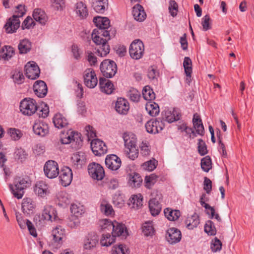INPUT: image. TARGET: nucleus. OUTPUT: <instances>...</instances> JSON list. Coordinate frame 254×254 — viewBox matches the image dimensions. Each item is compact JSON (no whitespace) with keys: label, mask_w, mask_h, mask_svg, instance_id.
<instances>
[{"label":"nucleus","mask_w":254,"mask_h":254,"mask_svg":"<svg viewBox=\"0 0 254 254\" xmlns=\"http://www.w3.org/2000/svg\"><path fill=\"white\" fill-rule=\"evenodd\" d=\"M91 37L93 42L99 46L97 49L98 56L103 57L109 53L110 48L107 42L110 39L109 31L95 29L92 31Z\"/></svg>","instance_id":"nucleus-1"},{"label":"nucleus","mask_w":254,"mask_h":254,"mask_svg":"<svg viewBox=\"0 0 254 254\" xmlns=\"http://www.w3.org/2000/svg\"><path fill=\"white\" fill-rule=\"evenodd\" d=\"M30 185L27 178L16 177L14 178L13 185L9 184V188L11 192L15 197L18 199L21 198L24 194L23 190L25 189Z\"/></svg>","instance_id":"nucleus-2"},{"label":"nucleus","mask_w":254,"mask_h":254,"mask_svg":"<svg viewBox=\"0 0 254 254\" xmlns=\"http://www.w3.org/2000/svg\"><path fill=\"white\" fill-rule=\"evenodd\" d=\"M61 141L62 144H69L75 142L74 148H79L82 143L81 134L77 132L69 130L66 133L62 132L61 135Z\"/></svg>","instance_id":"nucleus-3"},{"label":"nucleus","mask_w":254,"mask_h":254,"mask_svg":"<svg viewBox=\"0 0 254 254\" xmlns=\"http://www.w3.org/2000/svg\"><path fill=\"white\" fill-rule=\"evenodd\" d=\"M20 110L24 115L31 116L38 110L37 104L33 99L25 98L20 102Z\"/></svg>","instance_id":"nucleus-4"},{"label":"nucleus","mask_w":254,"mask_h":254,"mask_svg":"<svg viewBox=\"0 0 254 254\" xmlns=\"http://www.w3.org/2000/svg\"><path fill=\"white\" fill-rule=\"evenodd\" d=\"M100 70L105 77L111 78L116 73L117 67L114 61L105 60L100 64Z\"/></svg>","instance_id":"nucleus-5"},{"label":"nucleus","mask_w":254,"mask_h":254,"mask_svg":"<svg viewBox=\"0 0 254 254\" xmlns=\"http://www.w3.org/2000/svg\"><path fill=\"white\" fill-rule=\"evenodd\" d=\"M144 51V45L140 40H134L130 45L129 53L130 57L133 59L138 60L141 58Z\"/></svg>","instance_id":"nucleus-6"},{"label":"nucleus","mask_w":254,"mask_h":254,"mask_svg":"<svg viewBox=\"0 0 254 254\" xmlns=\"http://www.w3.org/2000/svg\"><path fill=\"white\" fill-rule=\"evenodd\" d=\"M44 172L45 176L49 179H54L59 174L58 164L55 161H47L44 166Z\"/></svg>","instance_id":"nucleus-7"},{"label":"nucleus","mask_w":254,"mask_h":254,"mask_svg":"<svg viewBox=\"0 0 254 254\" xmlns=\"http://www.w3.org/2000/svg\"><path fill=\"white\" fill-rule=\"evenodd\" d=\"M88 173L94 180H102L105 176L103 167L99 164L95 162L88 165Z\"/></svg>","instance_id":"nucleus-8"},{"label":"nucleus","mask_w":254,"mask_h":254,"mask_svg":"<svg viewBox=\"0 0 254 254\" xmlns=\"http://www.w3.org/2000/svg\"><path fill=\"white\" fill-rule=\"evenodd\" d=\"M51 237L53 245L56 247L61 246L65 237V229L61 226H57L53 229Z\"/></svg>","instance_id":"nucleus-9"},{"label":"nucleus","mask_w":254,"mask_h":254,"mask_svg":"<svg viewBox=\"0 0 254 254\" xmlns=\"http://www.w3.org/2000/svg\"><path fill=\"white\" fill-rule=\"evenodd\" d=\"M84 83L89 88H94L98 83V79L93 69H86L84 72Z\"/></svg>","instance_id":"nucleus-10"},{"label":"nucleus","mask_w":254,"mask_h":254,"mask_svg":"<svg viewBox=\"0 0 254 254\" xmlns=\"http://www.w3.org/2000/svg\"><path fill=\"white\" fill-rule=\"evenodd\" d=\"M146 131L150 133H157L164 127V124L162 120L158 118L151 120L145 124Z\"/></svg>","instance_id":"nucleus-11"},{"label":"nucleus","mask_w":254,"mask_h":254,"mask_svg":"<svg viewBox=\"0 0 254 254\" xmlns=\"http://www.w3.org/2000/svg\"><path fill=\"white\" fill-rule=\"evenodd\" d=\"M40 72V69L34 62H29L25 65V74L29 79H36L39 76Z\"/></svg>","instance_id":"nucleus-12"},{"label":"nucleus","mask_w":254,"mask_h":254,"mask_svg":"<svg viewBox=\"0 0 254 254\" xmlns=\"http://www.w3.org/2000/svg\"><path fill=\"white\" fill-rule=\"evenodd\" d=\"M91 147L93 153L96 156L104 155L107 152L105 143L99 139H93L91 142Z\"/></svg>","instance_id":"nucleus-13"},{"label":"nucleus","mask_w":254,"mask_h":254,"mask_svg":"<svg viewBox=\"0 0 254 254\" xmlns=\"http://www.w3.org/2000/svg\"><path fill=\"white\" fill-rule=\"evenodd\" d=\"M62 185L66 187L69 186L72 180V172L68 167H63L59 174Z\"/></svg>","instance_id":"nucleus-14"},{"label":"nucleus","mask_w":254,"mask_h":254,"mask_svg":"<svg viewBox=\"0 0 254 254\" xmlns=\"http://www.w3.org/2000/svg\"><path fill=\"white\" fill-rule=\"evenodd\" d=\"M34 191L41 197H45L50 192L49 185L43 181L37 182L34 187Z\"/></svg>","instance_id":"nucleus-15"},{"label":"nucleus","mask_w":254,"mask_h":254,"mask_svg":"<svg viewBox=\"0 0 254 254\" xmlns=\"http://www.w3.org/2000/svg\"><path fill=\"white\" fill-rule=\"evenodd\" d=\"M16 218L17 222L21 229H24L27 226L28 229L30 232V234L34 236V237H37V234L36 232V230L34 227L33 226L32 223L31 221L28 220H26V222L23 220L21 214L18 212H16L15 213Z\"/></svg>","instance_id":"nucleus-16"},{"label":"nucleus","mask_w":254,"mask_h":254,"mask_svg":"<svg viewBox=\"0 0 254 254\" xmlns=\"http://www.w3.org/2000/svg\"><path fill=\"white\" fill-rule=\"evenodd\" d=\"M57 217V212L55 208L51 205L44 207L41 215L42 220L52 222L56 220Z\"/></svg>","instance_id":"nucleus-17"},{"label":"nucleus","mask_w":254,"mask_h":254,"mask_svg":"<svg viewBox=\"0 0 254 254\" xmlns=\"http://www.w3.org/2000/svg\"><path fill=\"white\" fill-rule=\"evenodd\" d=\"M121 160L116 155H107L105 159L106 166L112 170H117L121 165Z\"/></svg>","instance_id":"nucleus-18"},{"label":"nucleus","mask_w":254,"mask_h":254,"mask_svg":"<svg viewBox=\"0 0 254 254\" xmlns=\"http://www.w3.org/2000/svg\"><path fill=\"white\" fill-rule=\"evenodd\" d=\"M21 207L24 214L26 215H30L34 212L36 203L32 198L25 197L22 200Z\"/></svg>","instance_id":"nucleus-19"},{"label":"nucleus","mask_w":254,"mask_h":254,"mask_svg":"<svg viewBox=\"0 0 254 254\" xmlns=\"http://www.w3.org/2000/svg\"><path fill=\"white\" fill-rule=\"evenodd\" d=\"M98 236L94 233L89 234L84 241L83 248L87 250H91L98 244Z\"/></svg>","instance_id":"nucleus-20"},{"label":"nucleus","mask_w":254,"mask_h":254,"mask_svg":"<svg viewBox=\"0 0 254 254\" xmlns=\"http://www.w3.org/2000/svg\"><path fill=\"white\" fill-rule=\"evenodd\" d=\"M20 21L16 16L9 18L4 25L5 30L7 33L15 32L20 26Z\"/></svg>","instance_id":"nucleus-21"},{"label":"nucleus","mask_w":254,"mask_h":254,"mask_svg":"<svg viewBox=\"0 0 254 254\" xmlns=\"http://www.w3.org/2000/svg\"><path fill=\"white\" fill-rule=\"evenodd\" d=\"M34 133L41 136H45L49 133V127L47 124L40 121H36L33 126Z\"/></svg>","instance_id":"nucleus-22"},{"label":"nucleus","mask_w":254,"mask_h":254,"mask_svg":"<svg viewBox=\"0 0 254 254\" xmlns=\"http://www.w3.org/2000/svg\"><path fill=\"white\" fill-rule=\"evenodd\" d=\"M129 109V105L127 101L123 98H118L116 102L115 109L120 114L126 115Z\"/></svg>","instance_id":"nucleus-23"},{"label":"nucleus","mask_w":254,"mask_h":254,"mask_svg":"<svg viewBox=\"0 0 254 254\" xmlns=\"http://www.w3.org/2000/svg\"><path fill=\"white\" fill-rule=\"evenodd\" d=\"M114 228L112 229V234L115 238L116 236H121L126 238L128 235L127 231L125 225L114 221Z\"/></svg>","instance_id":"nucleus-24"},{"label":"nucleus","mask_w":254,"mask_h":254,"mask_svg":"<svg viewBox=\"0 0 254 254\" xmlns=\"http://www.w3.org/2000/svg\"><path fill=\"white\" fill-rule=\"evenodd\" d=\"M33 89L35 94L40 98L45 97L47 93V85L42 80H38L35 82L33 85Z\"/></svg>","instance_id":"nucleus-25"},{"label":"nucleus","mask_w":254,"mask_h":254,"mask_svg":"<svg viewBox=\"0 0 254 254\" xmlns=\"http://www.w3.org/2000/svg\"><path fill=\"white\" fill-rule=\"evenodd\" d=\"M181 233L178 229L172 228L167 231L166 238L170 244H175L180 242L181 239Z\"/></svg>","instance_id":"nucleus-26"},{"label":"nucleus","mask_w":254,"mask_h":254,"mask_svg":"<svg viewBox=\"0 0 254 254\" xmlns=\"http://www.w3.org/2000/svg\"><path fill=\"white\" fill-rule=\"evenodd\" d=\"M181 117V115L178 109H174L172 111L167 110L164 111V118L168 123H171L179 120Z\"/></svg>","instance_id":"nucleus-27"},{"label":"nucleus","mask_w":254,"mask_h":254,"mask_svg":"<svg viewBox=\"0 0 254 254\" xmlns=\"http://www.w3.org/2000/svg\"><path fill=\"white\" fill-rule=\"evenodd\" d=\"M99 86L102 92L110 94L114 90V85L109 79L104 78L99 79Z\"/></svg>","instance_id":"nucleus-28"},{"label":"nucleus","mask_w":254,"mask_h":254,"mask_svg":"<svg viewBox=\"0 0 254 254\" xmlns=\"http://www.w3.org/2000/svg\"><path fill=\"white\" fill-rule=\"evenodd\" d=\"M132 14L134 19L140 22L143 21L146 16L143 7L138 4L133 6Z\"/></svg>","instance_id":"nucleus-29"},{"label":"nucleus","mask_w":254,"mask_h":254,"mask_svg":"<svg viewBox=\"0 0 254 254\" xmlns=\"http://www.w3.org/2000/svg\"><path fill=\"white\" fill-rule=\"evenodd\" d=\"M143 197L141 194L138 193L132 195L129 199L128 205L130 208L134 209H139L142 206Z\"/></svg>","instance_id":"nucleus-30"},{"label":"nucleus","mask_w":254,"mask_h":254,"mask_svg":"<svg viewBox=\"0 0 254 254\" xmlns=\"http://www.w3.org/2000/svg\"><path fill=\"white\" fill-rule=\"evenodd\" d=\"M93 22L97 27V29H101L102 30H107L110 27V20L107 17L101 16L95 17L93 18Z\"/></svg>","instance_id":"nucleus-31"},{"label":"nucleus","mask_w":254,"mask_h":254,"mask_svg":"<svg viewBox=\"0 0 254 254\" xmlns=\"http://www.w3.org/2000/svg\"><path fill=\"white\" fill-rule=\"evenodd\" d=\"M192 123L197 133L203 135L204 133V128L202 120L198 114L195 113L193 115Z\"/></svg>","instance_id":"nucleus-32"},{"label":"nucleus","mask_w":254,"mask_h":254,"mask_svg":"<svg viewBox=\"0 0 254 254\" xmlns=\"http://www.w3.org/2000/svg\"><path fill=\"white\" fill-rule=\"evenodd\" d=\"M75 11L80 19H84L88 14L86 5L82 1L78 2L75 4Z\"/></svg>","instance_id":"nucleus-33"},{"label":"nucleus","mask_w":254,"mask_h":254,"mask_svg":"<svg viewBox=\"0 0 254 254\" xmlns=\"http://www.w3.org/2000/svg\"><path fill=\"white\" fill-rule=\"evenodd\" d=\"M53 122L55 127L58 128H62L68 125V122L66 119L60 113L56 114L54 116Z\"/></svg>","instance_id":"nucleus-34"},{"label":"nucleus","mask_w":254,"mask_h":254,"mask_svg":"<svg viewBox=\"0 0 254 254\" xmlns=\"http://www.w3.org/2000/svg\"><path fill=\"white\" fill-rule=\"evenodd\" d=\"M125 148L136 146V137L135 134L131 132H126L123 134Z\"/></svg>","instance_id":"nucleus-35"},{"label":"nucleus","mask_w":254,"mask_h":254,"mask_svg":"<svg viewBox=\"0 0 254 254\" xmlns=\"http://www.w3.org/2000/svg\"><path fill=\"white\" fill-rule=\"evenodd\" d=\"M149 207L152 216L158 215L161 210V206L157 198H152L150 200Z\"/></svg>","instance_id":"nucleus-36"},{"label":"nucleus","mask_w":254,"mask_h":254,"mask_svg":"<svg viewBox=\"0 0 254 254\" xmlns=\"http://www.w3.org/2000/svg\"><path fill=\"white\" fill-rule=\"evenodd\" d=\"M108 0H93L92 7L98 13H103L108 7Z\"/></svg>","instance_id":"nucleus-37"},{"label":"nucleus","mask_w":254,"mask_h":254,"mask_svg":"<svg viewBox=\"0 0 254 254\" xmlns=\"http://www.w3.org/2000/svg\"><path fill=\"white\" fill-rule=\"evenodd\" d=\"M34 20L39 23L44 25L47 21V16L45 12L40 8L35 9L33 12Z\"/></svg>","instance_id":"nucleus-38"},{"label":"nucleus","mask_w":254,"mask_h":254,"mask_svg":"<svg viewBox=\"0 0 254 254\" xmlns=\"http://www.w3.org/2000/svg\"><path fill=\"white\" fill-rule=\"evenodd\" d=\"M145 109L148 114L152 117L158 115L160 112L158 105L152 101H149L146 104Z\"/></svg>","instance_id":"nucleus-39"},{"label":"nucleus","mask_w":254,"mask_h":254,"mask_svg":"<svg viewBox=\"0 0 254 254\" xmlns=\"http://www.w3.org/2000/svg\"><path fill=\"white\" fill-rule=\"evenodd\" d=\"M199 223L198 216L196 214L188 216L185 221L187 227L190 230L196 228Z\"/></svg>","instance_id":"nucleus-40"},{"label":"nucleus","mask_w":254,"mask_h":254,"mask_svg":"<svg viewBox=\"0 0 254 254\" xmlns=\"http://www.w3.org/2000/svg\"><path fill=\"white\" fill-rule=\"evenodd\" d=\"M101 212L106 216H112L114 211L111 204L106 200H102L100 204Z\"/></svg>","instance_id":"nucleus-41"},{"label":"nucleus","mask_w":254,"mask_h":254,"mask_svg":"<svg viewBox=\"0 0 254 254\" xmlns=\"http://www.w3.org/2000/svg\"><path fill=\"white\" fill-rule=\"evenodd\" d=\"M164 215L170 221H176L180 217L181 213L178 210H173L169 208L164 209Z\"/></svg>","instance_id":"nucleus-42"},{"label":"nucleus","mask_w":254,"mask_h":254,"mask_svg":"<svg viewBox=\"0 0 254 254\" xmlns=\"http://www.w3.org/2000/svg\"><path fill=\"white\" fill-rule=\"evenodd\" d=\"M71 215L80 218L85 212V208L79 204H73L70 206Z\"/></svg>","instance_id":"nucleus-43"},{"label":"nucleus","mask_w":254,"mask_h":254,"mask_svg":"<svg viewBox=\"0 0 254 254\" xmlns=\"http://www.w3.org/2000/svg\"><path fill=\"white\" fill-rule=\"evenodd\" d=\"M71 160L75 165L82 166L85 163L86 158L84 153L78 152L73 155Z\"/></svg>","instance_id":"nucleus-44"},{"label":"nucleus","mask_w":254,"mask_h":254,"mask_svg":"<svg viewBox=\"0 0 254 254\" xmlns=\"http://www.w3.org/2000/svg\"><path fill=\"white\" fill-rule=\"evenodd\" d=\"M14 54V51L12 47L5 46L1 50L0 57L5 60L10 59Z\"/></svg>","instance_id":"nucleus-45"},{"label":"nucleus","mask_w":254,"mask_h":254,"mask_svg":"<svg viewBox=\"0 0 254 254\" xmlns=\"http://www.w3.org/2000/svg\"><path fill=\"white\" fill-rule=\"evenodd\" d=\"M31 48V42L27 39L21 40L18 45V49L20 54H26Z\"/></svg>","instance_id":"nucleus-46"},{"label":"nucleus","mask_w":254,"mask_h":254,"mask_svg":"<svg viewBox=\"0 0 254 254\" xmlns=\"http://www.w3.org/2000/svg\"><path fill=\"white\" fill-rule=\"evenodd\" d=\"M142 181L141 177L138 174L133 173L129 175L128 183L132 187H138Z\"/></svg>","instance_id":"nucleus-47"},{"label":"nucleus","mask_w":254,"mask_h":254,"mask_svg":"<svg viewBox=\"0 0 254 254\" xmlns=\"http://www.w3.org/2000/svg\"><path fill=\"white\" fill-rule=\"evenodd\" d=\"M142 231L145 236H152L154 232L152 222L147 221L143 223L142 227Z\"/></svg>","instance_id":"nucleus-48"},{"label":"nucleus","mask_w":254,"mask_h":254,"mask_svg":"<svg viewBox=\"0 0 254 254\" xmlns=\"http://www.w3.org/2000/svg\"><path fill=\"white\" fill-rule=\"evenodd\" d=\"M115 238L109 233L103 234L100 241V243L102 246L108 247L114 243Z\"/></svg>","instance_id":"nucleus-49"},{"label":"nucleus","mask_w":254,"mask_h":254,"mask_svg":"<svg viewBox=\"0 0 254 254\" xmlns=\"http://www.w3.org/2000/svg\"><path fill=\"white\" fill-rule=\"evenodd\" d=\"M142 96L145 100L149 101H152L155 98L153 90L149 86H146L143 88Z\"/></svg>","instance_id":"nucleus-50"},{"label":"nucleus","mask_w":254,"mask_h":254,"mask_svg":"<svg viewBox=\"0 0 254 254\" xmlns=\"http://www.w3.org/2000/svg\"><path fill=\"white\" fill-rule=\"evenodd\" d=\"M125 152L128 158L132 160H134L138 157V150L136 146L125 148Z\"/></svg>","instance_id":"nucleus-51"},{"label":"nucleus","mask_w":254,"mask_h":254,"mask_svg":"<svg viewBox=\"0 0 254 254\" xmlns=\"http://www.w3.org/2000/svg\"><path fill=\"white\" fill-rule=\"evenodd\" d=\"M7 134L11 139L16 141L19 140L22 136V133L18 129L15 128H9L7 129Z\"/></svg>","instance_id":"nucleus-52"},{"label":"nucleus","mask_w":254,"mask_h":254,"mask_svg":"<svg viewBox=\"0 0 254 254\" xmlns=\"http://www.w3.org/2000/svg\"><path fill=\"white\" fill-rule=\"evenodd\" d=\"M141 155L143 157H147L150 154V146L146 141H143L139 144Z\"/></svg>","instance_id":"nucleus-53"},{"label":"nucleus","mask_w":254,"mask_h":254,"mask_svg":"<svg viewBox=\"0 0 254 254\" xmlns=\"http://www.w3.org/2000/svg\"><path fill=\"white\" fill-rule=\"evenodd\" d=\"M59 204L61 205L67 204L70 202L68 194L65 191H60L57 195Z\"/></svg>","instance_id":"nucleus-54"},{"label":"nucleus","mask_w":254,"mask_h":254,"mask_svg":"<svg viewBox=\"0 0 254 254\" xmlns=\"http://www.w3.org/2000/svg\"><path fill=\"white\" fill-rule=\"evenodd\" d=\"M112 254H129L127 246L120 244L114 246L112 248Z\"/></svg>","instance_id":"nucleus-55"},{"label":"nucleus","mask_w":254,"mask_h":254,"mask_svg":"<svg viewBox=\"0 0 254 254\" xmlns=\"http://www.w3.org/2000/svg\"><path fill=\"white\" fill-rule=\"evenodd\" d=\"M201 167L206 172H208L211 169V160L209 156H207L201 159Z\"/></svg>","instance_id":"nucleus-56"},{"label":"nucleus","mask_w":254,"mask_h":254,"mask_svg":"<svg viewBox=\"0 0 254 254\" xmlns=\"http://www.w3.org/2000/svg\"><path fill=\"white\" fill-rule=\"evenodd\" d=\"M204 231L210 236L215 235L216 233V230L213 222L211 220L206 221L204 226Z\"/></svg>","instance_id":"nucleus-57"},{"label":"nucleus","mask_w":254,"mask_h":254,"mask_svg":"<svg viewBox=\"0 0 254 254\" xmlns=\"http://www.w3.org/2000/svg\"><path fill=\"white\" fill-rule=\"evenodd\" d=\"M157 165V161L155 159H152L144 162L141 166L143 170L152 171Z\"/></svg>","instance_id":"nucleus-58"},{"label":"nucleus","mask_w":254,"mask_h":254,"mask_svg":"<svg viewBox=\"0 0 254 254\" xmlns=\"http://www.w3.org/2000/svg\"><path fill=\"white\" fill-rule=\"evenodd\" d=\"M80 224V218L70 215L68 219L67 225L71 229L77 228Z\"/></svg>","instance_id":"nucleus-59"},{"label":"nucleus","mask_w":254,"mask_h":254,"mask_svg":"<svg viewBox=\"0 0 254 254\" xmlns=\"http://www.w3.org/2000/svg\"><path fill=\"white\" fill-rule=\"evenodd\" d=\"M127 96L133 102H138L140 97V93L135 89H130L127 93Z\"/></svg>","instance_id":"nucleus-60"},{"label":"nucleus","mask_w":254,"mask_h":254,"mask_svg":"<svg viewBox=\"0 0 254 254\" xmlns=\"http://www.w3.org/2000/svg\"><path fill=\"white\" fill-rule=\"evenodd\" d=\"M157 179V176L153 174L146 176L145 178V187L148 189H150L156 182Z\"/></svg>","instance_id":"nucleus-61"},{"label":"nucleus","mask_w":254,"mask_h":254,"mask_svg":"<svg viewBox=\"0 0 254 254\" xmlns=\"http://www.w3.org/2000/svg\"><path fill=\"white\" fill-rule=\"evenodd\" d=\"M169 10L170 14L173 17L177 15L178 11V6L174 0H171L169 1Z\"/></svg>","instance_id":"nucleus-62"},{"label":"nucleus","mask_w":254,"mask_h":254,"mask_svg":"<svg viewBox=\"0 0 254 254\" xmlns=\"http://www.w3.org/2000/svg\"><path fill=\"white\" fill-rule=\"evenodd\" d=\"M51 5L55 10H62L64 7V0H51Z\"/></svg>","instance_id":"nucleus-63"},{"label":"nucleus","mask_w":254,"mask_h":254,"mask_svg":"<svg viewBox=\"0 0 254 254\" xmlns=\"http://www.w3.org/2000/svg\"><path fill=\"white\" fill-rule=\"evenodd\" d=\"M158 72L157 67L153 66H150L147 71V76L150 80H153L158 76Z\"/></svg>","instance_id":"nucleus-64"}]
</instances>
